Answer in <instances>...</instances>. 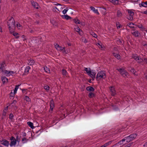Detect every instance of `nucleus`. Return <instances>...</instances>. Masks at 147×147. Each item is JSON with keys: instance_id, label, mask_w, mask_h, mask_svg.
I'll list each match as a JSON object with an SVG mask.
<instances>
[{"instance_id": "f257e3e1", "label": "nucleus", "mask_w": 147, "mask_h": 147, "mask_svg": "<svg viewBox=\"0 0 147 147\" xmlns=\"http://www.w3.org/2000/svg\"><path fill=\"white\" fill-rule=\"evenodd\" d=\"M15 20L12 17H11V18L8 20L7 22V25L10 33H12L14 30L15 25Z\"/></svg>"}, {"instance_id": "f03ea898", "label": "nucleus", "mask_w": 147, "mask_h": 147, "mask_svg": "<svg viewBox=\"0 0 147 147\" xmlns=\"http://www.w3.org/2000/svg\"><path fill=\"white\" fill-rule=\"evenodd\" d=\"M106 77V75L104 71H100L98 72L96 78L97 81L102 79H105Z\"/></svg>"}, {"instance_id": "7ed1b4c3", "label": "nucleus", "mask_w": 147, "mask_h": 147, "mask_svg": "<svg viewBox=\"0 0 147 147\" xmlns=\"http://www.w3.org/2000/svg\"><path fill=\"white\" fill-rule=\"evenodd\" d=\"M117 70L120 72V74L124 78L127 77L129 75L128 72L124 69L120 68L119 69H117Z\"/></svg>"}, {"instance_id": "20e7f679", "label": "nucleus", "mask_w": 147, "mask_h": 147, "mask_svg": "<svg viewBox=\"0 0 147 147\" xmlns=\"http://www.w3.org/2000/svg\"><path fill=\"white\" fill-rule=\"evenodd\" d=\"M1 144L6 146H8L9 145V142L5 139H3L0 140Z\"/></svg>"}, {"instance_id": "39448f33", "label": "nucleus", "mask_w": 147, "mask_h": 147, "mask_svg": "<svg viewBox=\"0 0 147 147\" xmlns=\"http://www.w3.org/2000/svg\"><path fill=\"white\" fill-rule=\"evenodd\" d=\"M10 140L11 142L9 144L10 146H15L16 144V139L14 137L12 136L10 138Z\"/></svg>"}, {"instance_id": "423d86ee", "label": "nucleus", "mask_w": 147, "mask_h": 147, "mask_svg": "<svg viewBox=\"0 0 147 147\" xmlns=\"http://www.w3.org/2000/svg\"><path fill=\"white\" fill-rule=\"evenodd\" d=\"M6 66L5 62L3 61L2 62L0 63V70L2 72L5 69V67Z\"/></svg>"}, {"instance_id": "0eeeda50", "label": "nucleus", "mask_w": 147, "mask_h": 147, "mask_svg": "<svg viewBox=\"0 0 147 147\" xmlns=\"http://www.w3.org/2000/svg\"><path fill=\"white\" fill-rule=\"evenodd\" d=\"M131 33L134 36L136 37H138L140 34L139 32L135 29L132 30Z\"/></svg>"}, {"instance_id": "6e6552de", "label": "nucleus", "mask_w": 147, "mask_h": 147, "mask_svg": "<svg viewBox=\"0 0 147 147\" xmlns=\"http://www.w3.org/2000/svg\"><path fill=\"white\" fill-rule=\"evenodd\" d=\"M110 89L111 95L112 96H115L116 94L115 88L113 87H111Z\"/></svg>"}, {"instance_id": "1a4fd4ad", "label": "nucleus", "mask_w": 147, "mask_h": 147, "mask_svg": "<svg viewBox=\"0 0 147 147\" xmlns=\"http://www.w3.org/2000/svg\"><path fill=\"white\" fill-rule=\"evenodd\" d=\"M54 107V103L53 99L51 100L50 103V111H52Z\"/></svg>"}, {"instance_id": "9d476101", "label": "nucleus", "mask_w": 147, "mask_h": 147, "mask_svg": "<svg viewBox=\"0 0 147 147\" xmlns=\"http://www.w3.org/2000/svg\"><path fill=\"white\" fill-rule=\"evenodd\" d=\"M31 2L32 5L34 8L36 9H38L39 5L37 3L33 1H31Z\"/></svg>"}, {"instance_id": "9b49d317", "label": "nucleus", "mask_w": 147, "mask_h": 147, "mask_svg": "<svg viewBox=\"0 0 147 147\" xmlns=\"http://www.w3.org/2000/svg\"><path fill=\"white\" fill-rule=\"evenodd\" d=\"M30 69V66H27L25 69L24 71L23 75H26L28 74L29 73V70Z\"/></svg>"}, {"instance_id": "f8f14e48", "label": "nucleus", "mask_w": 147, "mask_h": 147, "mask_svg": "<svg viewBox=\"0 0 147 147\" xmlns=\"http://www.w3.org/2000/svg\"><path fill=\"white\" fill-rule=\"evenodd\" d=\"M91 9L92 10L94 13L97 14V15H99V13L98 12L97 9H96L93 6H91L90 7Z\"/></svg>"}, {"instance_id": "ddd939ff", "label": "nucleus", "mask_w": 147, "mask_h": 147, "mask_svg": "<svg viewBox=\"0 0 147 147\" xmlns=\"http://www.w3.org/2000/svg\"><path fill=\"white\" fill-rule=\"evenodd\" d=\"M1 80L3 84L8 82V79L5 76L2 77Z\"/></svg>"}, {"instance_id": "4468645a", "label": "nucleus", "mask_w": 147, "mask_h": 147, "mask_svg": "<svg viewBox=\"0 0 147 147\" xmlns=\"http://www.w3.org/2000/svg\"><path fill=\"white\" fill-rule=\"evenodd\" d=\"M74 22L76 24H81V22L77 18H76L73 20Z\"/></svg>"}, {"instance_id": "2eb2a0df", "label": "nucleus", "mask_w": 147, "mask_h": 147, "mask_svg": "<svg viewBox=\"0 0 147 147\" xmlns=\"http://www.w3.org/2000/svg\"><path fill=\"white\" fill-rule=\"evenodd\" d=\"M89 69L90 70L89 71H88V68H87L85 67L84 68V70L86 71L87 73L90 76H91V70L90 69V68H89Z\"/></svg>"}, {"instance_id": "dca6fc26", "label": "nucleus", "mask_w": 147, "mask_h": 147, "mask_svg": "<svg viewBox=\"0 0 147 147\" xmlns=\"http://www.w3.org/2000/svg\"><path fill=\"white\" fill-rule=\"evenodd\" d=\"M113 141V140H111L107 142L106 143L103 145L101 146V147H106L109 145L111 144V143Z\"/></svg>"}, {"instance_id": "f3484780", "label": "nucleus", "mask_w": 147, "mask_h": 147, "mask_svg": "<svg viewBox=\"0 0 147 147\" xmlns=\"http://www.w3.org/2000/svg\"><path fill=\"white\" fill-rule=\"evenodd\" d=\"M109 1L115 5H117L119 4L118 0H109Z\"/></svg>"}, {"instance_id": "a211bd4d", "label": "nucleus", "mask_w": 147, "mask_h": 147, "mask_svg": "<svg viewBox=\"0 0 147 147\" xmlns=\"http://www.w3.org/2000/svg\"><path fill=\"white\" fill-rule=\"evenodd\" d=\"M86 89L87 90L90 92H93L94 91V88L93 87L90 86H88L86 88Z\"/></svg>"}, {"instance_id": "6ab92c4d", "label": "nucleus", "mask_w": 147, "mask_h": 147, "mask_svg": "<svg viewBox=\"0 0 147 147\" xmlns=\"http://www.w3.org/2000/svg\"><path fill=\"white\" fill-rule=\"evenodd\" d=\"M137 136V134H136L130 135L129 136L131 138V141L134 140L136 137Z\"/></svg>"}, {"instance_id": "aec40b11", "label": "nucleus", "mask_w": 147, "mask_h": 147, "mask_svg": "<svg viewBox=\"0 0 147 147\" xmlns=\"http://www.w3.org/2000/svg\"><path fill=\"white\" fill-rule=\"evenodd\" d=\"M113 54L114 56L118 59L119 60L120 59V56L119 54L114 53H113Z\"/></svg>"}, {"instance_id": "412c9836", "label": "nucleus", "mask_w": 147, "mask_h": 147, "mask_svg": "<svg viewBox=\"0 0 147 147\" xmlns=\"http://www.w3.org/2000/svg\"><path fill=\"white\" fill-rule=\"evenodd\" d=\"M62 73L63 76H67L68 73L67 71L64 69H62Z\"/></svg>"}, {"instance_id": "4be33fe9", "label": "nucleus", "mask_w": 147, "mask_h": 147, "mask_svg": "<svg viewBox=\"0 0 147 147\" xmlns=\"http://www.w3.org/2000/svg\"><path fill=\"white\" fill-rule=\"evenodd\" d=\"M131 138L129 136H128L127 137H125L124 138V140H126V142L127 143H128L130 141H131Z\"/></svg>"}, {"instance_id": "5701e85b", "label": "nucleus", "mask_w": 147, "mask_h": 147, "mask_svg": "<svg viewBox=\"0 0 147 147\" xmlns=\"http://www.w3.org/2000/svg\"><path fill=\"white\" fill-rule=\"evenodd\" d=\"M28 61V64L30 65H33L35 63L33 59H30Z\"/></svg>"}, {"instance_id": "b1692460", "label": "nucleus", "mask_w": 147, "mask_h": 147, "mask_svg": "<svg viewBox=\"0 0 147 147\" xmlns=\"http://www.w3.org/2000/svg\"><path fill=\"white\" fill-rule=\"evenodd\" d=\"M137 62L139 63H141L143 62L144 60L139 57H138V58L136 60Z\"/></svg>"}, {"instance_id": "393cba45", "label": "nucleus", "mask_w": 147, "mask_h": 147, "mask_svg": "<svg viewBox=\"0 0 147 147\" xmlns=\"http://www.w3.org/2000/svg\"><path fill=\"white\" fill-rule=\"evenodd\" d=\"M27 123L29 126L32 129H33L34 128V127L33 125V123L32 122L29 121L27 122Z\"/></svg>"}, {"instance_id": "a878e982", "label": "nucleus", "mask_w": 147, "mask_h": 147, "mask_svg": "<svg viewBox=\"0 0 147 147\" xmlns=\"http://www.w3.org/2000/svg\"><path fill=\"white\" fill-rule=\"evenodd\" d=\"M51 22L53 25L55 26H57V23L56 22V21L55 20H51Z\"/></svg>"}, {"instance_id": "bb28decb", "label": "nucleus", "mask_w": 147, "mask_h": 147, "mask_svg": "<svg viewBox=\"0 0 147 147\" xmlns=\"http://www.w3.org/2000/svg\"><path fill=\"white\" fill-rule=\"evenodd\" d=\"M125 141V140H124V139H123L120 142H119L118 143H117L115 145H114L113 146H116L117 145H121L122 144H123V142L124 141Z\"/></svg>"}, {"instance_id": "cd10ccee", "label": "nucleus", "mask_w": 147, "mask_h": 147, "mask_svg": "<svg viewBox=\"0 0 147 147\" xmlns=\"http://www.w3.org/2000/svg\"><path fill=\"white\" fill-rule=\"evenodd\" d=\"M62 18H65L67 20H68L69 19L71 18L67 15L62 16Z\"/></svg>"}, {"instance_id": "c85d7f7f", "label": "nucleus", "mask_w": 147, "mask_h": 147, "mask_svg": "<svg viewBox=\"0 0 147 147\" xmlns=\"http://www.w3.org/2000/svg\"><path fill=\"white\" fill-rule=\"evenodd\" d=\"M132 58L136 60L138 58L139 56L136 54H132Z\"/></svg>"}, {"instance_id": "c756f323", "label": "nucleus", "mask_w": 147, "mask_h": 147, "mask_svg": "<svg viewBox=\"0 0 147 147\" xmlns=\"http://www.w3.org/2000/svg\"><path fill=\"white\" fill-rule=\"evenodd\" d=\"M28 140V139L24 137L22 138V143H26Z\"/></svg>"}, {"instance_id": "7c9ffc66", "label": "nucleus", "mask_w": 147, "mask_h": 147, "mask_svg": "<svg viewBox=\"0 0 147 147\" xmlns=\"http://www.w3.org/2000/svg\"><path fill=\"white\" fill-rule=\"evenodd\" d=\"M127 11L129 16H133L134 15V12L133 11H131L129 9L127 10Z\"/></svg>"}, {"instance_id": "2f4dec72", "label": "nucleus", "mask_w": 147, "mask_h": 147, "mask_svg": "<svg viewBox=\"0 0 147 147\" xmlns=\"http://www.w3.org/2000/svg\"><path fill=\"white\" fill-rule=\"evenodd\" d=\"M135 25L136 26L138 27L139 28H140L141 29H143L144 28L143 27V25L142 24H140V25H138V24H135Z\"/></svg>"}, {"instance_id": "473e14b6", "label": "nucleus", "mask_w": 147, "mask_h": 147, "mask_svg": "<svg viewBox=\"0 0 147 147\" xmlns=\"http://www.w3.org/2000/svg\"><path fill=\"white\" fill-rule=\"evenodd\" d=\"M44 70L45 71L48 73H49L50 72V70L49 68H48L47 67H44Z\"/></svg>"}, {"instance_id": "72a5a7b5", "label": "nucleus", "mask_w": 147, "mask_h": 147, "mask_svg": "<svg viewBox=\"0 0 147 147\" xmlns=\"http://www.w3.org/2000/svg\"><path fill=\"white\" fill-rule=\"evenodd\" d=\"M96 45L99 47V48L102 49L103 48L104 46H102L101 43H97Z\"/></svg>"}, {"instance_id": "f704fd0d", "label": "nucleus", "mask_w": 147, "mask_h": 147, "mask_svg": "<svg viewBox=\"0 0 147 147\" xmlns=\"http://www.w3.org/2000/svg\"><path fill=\"white\" fill-rule=\"evenodd\" d=\"M122 14L121 11L118 10L117 12V16L118 17H121L122 16Z\"/></svg>"}, {"instance_id": "c9c22d12", "label": "nucleus", "mask_w": 147, "mask_h": 147, "mask_svg": "<svg viewBox=\"0 0 147 147\" xmlns=\"http://www.w3.org/2000/svg\"><path fill=\"white\" fill-rule=\"evenodd\" d=\"M88 96L89 98H92L94 96V94L93 93L90 92L89 93Z\"/></svg>"}, {"instance_id": "e433bc0d", "label": "nucleus", "mask_w": 147, "mask_h": 147, "mask_svg": "<svg viewBox=\"0 0 147 147\" xmlns=\"http://www.w3.org/2000/svg\"><path fill=\"white\" fill-rule=\"evenodd\" d=\"M11 34H13V35L14 36H16V38H18L19 36H17L18 34V33L17 32H14V31H13V32L11 33Z\"/></svg>"}, {"instance_id": "4c0bfd02", "label": "nucleus", "mask_w": 147, "mask_h": 147, "mask_svg": "<svg viewBox=\"0 0 147 147\" xmlns=\"http://www.w3.org/2000/svg\"><path fill=\"white\" fill-rule=\"evenodd\" d=\"M116 26L117 29H119L122 27L121 25L119 22L116 23Z\"/></svg>"}, {"instance_id": "58836bf2", "label": "nucleus", "mask_w": 147, "mask_h": 147, "mask_svg": "<svg viewBox=\"0 0 147 147\" xmlns=\"http://www.w3.org/2000/svg\"><path fill=\"white\" fill-rule=\"evenodd\" d=\"M20 85H16L15 86V89L14 90V93H16V92L17 90H18V89L19 88V86Z\"/></svg>"}, {"instance_id": "ea45409f", "label": "nucleus", "mask_w": 147, "mask_h": 147, "mask_svg": "<svg viewBox=\"0 0 147 147\" xmlns=\"http://www.w3.org/2000/svg\"><path fill=\"white\" fill-rule=\"evenodd\" d=\"M24 99L27 102L30 101V99L28 96H25Z\"/></svg>"}, {"instance_id": "a19ab883", "label": "nucleus", "mask_w": 147, "mask_h": 147, "mask_svg": "<svg viewBox=\"0 0 147 147\" xmlns=\"http://www.w3.org/2000/svg\"><path fill=\"white\" fill-rule=\"evenodd\" d=\"M133 25H135V24H134L133 23L131 22L129 23L127 25V26H128L131 28H134V27L133 26H132Z\"/></svg>"}, {"instance_id": "79ce46f5", "label": "nucleus", "mask_w": 147, "mask_h": 147, "mask_svg": "<svg viewBox=\"0 0 147 147\" xmlns=\"http://www.w3.org/2000/svg\"><path fill=\"white\" fill-rule=\"evenodd\" d=\"M91 76H94L96 75V73L95 70H92L91 71Z\"/></svg>"}, {"instance_id": "37998d69", "label": "nucleus", "mask_w": 147, "mask_h": 147, "mask_svg": "<svg viewBox=\"0 0 147 147\" xmlns=\"http://www.w3.org/2000/svg\"><path fill=\"white\" fill-rule=\"evenodd\" d=\"M65 49V47H62L61 46H59V49H58V50L59 51H62L63 50V49Z\"/></svg>"}, {"instance_id": "c03bdc74", "label": "nucleus", "mask_w": 147, "mask_h": 147, "mask_svg": "<svg viewBox=\"0 0 147 147\" xmlns=\"http://www.w3.org/2000/svg\"><path fill=\"white\" fill-rule=\"evenodd\" d=\"M133 73L134 75H136L135 74V73L136 72V71L134 68H132L131 69V70H130Z\"/></svg>"}, {"instance_id": "a18cd8bd", "label": "nucleus", "mask_w": 147, "mask_h": 147, "mask_svg": "<svg viewBox=\"0 0 147 147\" xmlns=\"http://www.w3.org/2000/svg\"><path fill=\"white\" fill-rule=\"evenodd\" d=\"M14 117L12 113H11L9 115V118L11 120H12L13 119V117Z\"/></svg>"}, {"instance_id": "49530a36", "label": "nucleus", "mask_w": 147, "mask_h": 147, "mask_svg": "<svg viewBox=\"0 0 147 147\" xmlns=\"http://www.w3.org/2000/svg\"><path fill=\"white\" fill-rule=\"evenodd\" d=\"M49 87L48 85H46L44 86V88L47 90H49Z\"/></svg>"}, {"instance_id": "de8ad7c7", "label": "nucleus", "mask_w": 147, "mask_h": 147, "mask_svg": "<svg viewBox=\"0 0 147 147\" xmlns=\"http://www.w3.org/2000/svg\"><path fill=\"white\" fill-rule=\"evenodd\" d=\"M68 9L67 8L66 9H64L62 11L63 13L64 14H65L67 12Z\"/></svg>"}, {"instance_id": "09e8293b", "label": "nucleus", "mask_w": 147, "mask_h": 147, "mask_svg": "<svg viewBox=\"0 0 147 147\" xmlns=\"http://www.w3.org/2000/svg\"><path fill=\"white\" fill-rule=\"evenodd\" d=\"M127 18L130 20H132L133 19V17L132 16H129L127 17Z\"/></svg>"}, {"instance_id": "8fccbe9b", "label": "nucleus", "mask_w": 147, "mask_h": 147, "mask_svg": "<svg viewBox=\"0 0 147 147\" xmlns=\"http://www.w3.org/2000/svg\"><path fill=\"white\" fill-rule=\"evenodd\" d=\"M139 5L140 6V7L143 6L144 7H146V5L144 3V2H142L141 4L140 3L139 4Z\"/></svg>"}, {"instance_id": "3c124183", "label": "nucleus", "mask_w": 147, "mask_h": 147, "mask_svg": "<svg viewBox=\"0 0 147 147\" xmlns=\"http://www.w3.org/2000/svg\"><path fill=\"white\" fill-rule=\"evenodd\" d=\"M3 72H4V74L6 75V76H7L8 73H10V71H8L7 70H5V69L4 70V71Z\"/></svg>"}, {"instance_id": "603ef678", "label": "nucleus", "mask_w": 147, "mask_h": 147, "mask_svg": "<svg viewBox=\"0 0 147 147\" xmlns=\"http://www.w3.org/2000/svg\"><path fill=\"white\" fill-rule=\"evenodd\" d=\"M82 41L85 43H86L87 42L88 40L85 38H83L82 39Z\"/></svg>"}, {"instance_id": "864d4df0", "label": "nucleus", "mask_w": 147, "mask_h": 147, "mask_svg": "<svg viewBox=\"0 0 147 147\" xmlns=\"http://www.w3.org/2000/svg\"><path fill=\"white\" fill-rule=\"evenodd\" d=\"M74 29H75V31H76V32H79L80 30V29L79 27H78L77 28H74Z\"/></svg>"}, {"instance_id": "5fc2aeb1", "label": "nucleus", "mask_w": 147, "mask_h": 147, "mask_svg": "<svg viewBox=\"0 0 147 147\" xmlns=\"http://www.w3.org/2000/svg\"><path fill=\"white\" fill-rule=\"evenodd\" d=\"M16 26L18 28H19V27H21L22 26L20 25L19 23H18L16 24Z\"/></svg>"}, {"instance_id": "6e6d98bb", "label": "nucleus", "mask_w": 147, "mask_h": 147, "mask_svg": "<svg viewBox=\"0 0 147 147\" xmlns=\"http://www.w3.org/2000/svg\"><path fill=\"white\" fill-rule=\"evenodd\" d=\"M55 48L57 50L59 49V45L57 44H56L55 45Z\"/></svg>"}, {"instance_id": "4d7b16f0", "label": "nucleus", "mask_w": 147, "mask_h": 147, "mask_svg": "<svg viewBox=\"0 0 147 147\" xmlns=\"http://www.w3.org/2000/svg\"><path fill=\"white\" fill-rule=\"evenodd\" d=\"M92 36L94 38H96L97 37V35L94 32H92Z\"/></svg>"}, {"instance_id": "13d9d810", "label": "nucleus", "mask_w": 147, "mask_h": 147, "mask_svg": "<svg viewBox=\"0 0 147 147\" xmlns=\"http://www.w3.org/2000/svg\"><path fill=\"white\" fill-rule=\"evenodd\" d=\"M7 112V111H4V110H3V113L2 114V115H3V116H6V115Z\"/></svg>"}, {"instance_id": "bf43d9fd", "label": "nucleus", "mask_w": 147, "mask_h": 147, "mask_svg": "<svg viewBox=\"0 0 147 147\" xmlns=\"http://www.w3.org/2000/svg\"><path fill=\"white\" fill-rule=\"evenodd\" d=\"M16 103V100H13V102L11 103V104H14V105H15Z\"/></svg>"}, {"instance_id": "052dcab7", "label": "nucleus", "mask_w": 147, "mask_h": 147, "mask_svg": "<svg viewBox=\"0 0 147 147\" xmlns=\"http://www.w3.org/2000/svg\"><path fill=\"white\" fill-rule=\"evenodd\" d=\"M132 144V143H129L127 145V147H130L131 146V145Z\"/></svg>"}, {"instance_id": "680f3d73", "label": "nucleus", "mask_w": 147, "mask_h": 147, "mask_svg": "<svg viewBox=\"0 0 147 147\" xmlns=\"http://www.w3.org/2000/svg\"><path fill=\"white\" fill-rule=\"evenodd\" d=\"M117 42L118 44H121V41L119 39L117 40Z\"/></svg>"}, {"instance_id": "e2e57ef3", "label": "nucleus", "mask_w": 147, "mask_h": 147, "mask_svg": "<svg viewBox=\"0 0 147 147\" xmlns=\"http://www.w3.org/2000/svg\"><path fill=\"white\" fill-rule=\"evenodd\" d=\"M8 106H7L4 109V111H7L8 109Z\"/></svg>"}, {"instance_id": "0e129e2a", "label": "nucleus", "mask_w": 147, "mask_h": 147, "mask_svg": "<svg viewBox=\"0 0 147 147\" xmlns=\"http://www.w3.org/2000/svg\"><path fill=\"white\" fill-rule=\"evenodd\" d=\"M14 94H13L12 92H11V93L10 94V96L11 97H13L14 96Z\"/></svg>"}, {"instance_id": "69168bd1", "label": "nucleus", "mask_w": 147, "mask_h": 147, "mask_svg": "<svg viewBox=\"0 0 147 147\" xmlns=\"http://www.w3.org/2000/svg\"><path fill=\"white\" fill-rule=\"evenodd\" d=\"M78 33L80 35H82L83 34V32L82 31H80L79 32H78Z\"/></svg>"}, {"instance_id": "338daca9", "label": "nucleus", "mask_w": 147, "mask_h": 147, "mask_svg": "<svg viewBox=\"0 0 147 147\" xmlns=\"http://www.w3.org/2000/svg\"><path fill=\"white\" fill-rule=\"evenodd\" d=\"M144 62H146V63L147 64V58H144Z\"/></svg>"}, {"instance_id": "774afa93", "label": "nucleus", "mask_w": 147, "mask_h": 147, "mask_svg": "<svg viewBox=\"0 0 147 147\" xmlns=\"http://www.w3.org/2000/svg\"><path fill=\"white\" fill-rule=\"evenodd\" d=\"M143 13L144 14H145L147 15V10H146V11H144V12H143Z\"/></svg>"}]
</instances>
